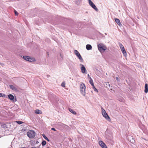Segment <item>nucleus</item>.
Masks as SVG:
<instances>
[{
    "mask_svg": "<svg viewBox=\"0 0 148 148\" xmlns=\"http://www.w3.org/2000/svg\"><path fill=\"white\" fill-rule=\"evenodd\" d=\"M46 144V142L45 141H43L42 143V145L43 146L45 145Z\"/></svg>",
    "mask_w": 148,
    "mask_h": 148,
    "instance_id": "20",
    "label": "nucleus"
},
{
    "mask_svg": "<svg viewBox=\"0 0 148 148\" xmlns=\"http://www.w3.org/2000/svg\"><path fill=\"white\" fill-rule=\"evenodd\" d=\"M89 82L92 86H94V85L93 83V81L91 77H90V80L89 81Z\"/></svg>",
    "mask_w": 148,
    "mask_h": 148,
    "instance_id": "19",
    "label": "nucleus"
},
{
    "mask_svg": "<svg viewBox=\"0 0 148 148\" xmlns=\"http://www.w3.org/2000/svg\"><path fill=\"white\" fill-rule=\"evenodd\" d=\"M127 139L129 141L132 143H133L134 141V138L131 136H129L127 137Z\"/></svg>",
    "mask_w": 148,
    "mask_h": 148,
    "instance_id": "10",
    "label": "nucleus"
},
{
    "mask_svg": "<svg viewBox=\"0 0 148 148\" xmlns=\"http://www.w3.org/2000/svg\"><path fill=\"white\" fill-rule=\"evenodd\" d=\"M116 80L118 81L119 80V79H118V77H116Z\"/></svg>",
    "mask_w": 148,
    "mask_h": 148,
    "instance_id": "30",
    "label": "nucleus"
},
{
    "mask_svg": "<svg viewBox=\"0 0 148 148\" xmlns=\"http://www.w3.org/2000/svg\"><path fill=\"white\" fill-rule=\"evenodd\" d=\"M148 85L147 84H146L145 85V92L147 93L148 92Z\"/></svg>",
    "mask_w": 148,
    "mask_h": 148,
    "instance_id": "17",
    "label": "nucleus"
},
{
    "mask_svg": "<svg viewBox=\"0 0 148 148\" xmlns=\"http://www.w3.org/2000/svg\"><path fill=\"white\" fill-rule=\"evenodd\" d=\"M64 125V126H66V125Z\"/></svg>",
    "mask_w": 148,
    "mask_h": 148,
    "instance_id": "33",
    "label": "nucleus"
},
{
    "mask_svg": "<svg viewBox=\"0 0 148 148\" xmlns=\"http://www.w3.org/2000/svg\"><path fill=\"white\" fill-rule=\"evenodd\" d=\"M16 122L19 124H21L23 123V122L21 121H16Z\"/></svg>",
    "mask_w": 148,
    "mask_h": 148,
    "instance_id": "21",
    "label": "nucleus"
},
{
    "mask_svg": "<svg viewBox=\"0 0 148 148\" xmlns=\"http://www.w3.org/2000/svg\"><path fill=\"white\" fill-rule=\"evenodd\" d=\"M99 145L102 147L105 146L106 145L105 144L103 141L101 140L99 141Z\"/></svg>",
    "mask_w": 148,
    "mask_h": 148,
    "instance_id": "11",
    "label": "nucleus"
},
{
    "mask_svg": "<svg viewBox=\"0 0 148 148\" xmlns=\"http://www.w3.org/2000/svg\"><path fill=\"white\" fill-rule=\"evenodd\" d=\"M14 12L15 13V14L16 16L18 15V12L16 10H14Z\"/></svg>",
    "mask_w": 148,
    "mask_h": 148,
    "instance_id": "25",
    "label": "nucleus"
},
{
    "mask_svg": "<svg viewBox=\"0 0 148 148\" xmlns=\"http://www.w3.org/2000/svg\"><path fill=\"white\" fill-rule=\"evenodd\" d=\"M35 113L38 114H41L42 113L41 111L39 110H36L35 111Z\"/></svg>",
    "mask_w": 148,
    "mask_h": 148,
    "instance_id": "18",
    "label": "nucleus"
},
{
    "mask_svg": "<svg viewBox=\"0 0 148 148\" xmlns=\"http://www.w3.org/2000/svg\"><path fill=\"white\" fill-rule=\"evenodd\" d=\"M8 98L11 100L14 101V97L11 94H10L8 95Z\"/></svg>",
    "mask_w": 148,
    "mask_h": 148,
    "instance_id": "12",
    "label": "nucleus"
},
{
    "mask_svg": "<svg viewBox=\"0 0 148 148\" xmlns=\"http://www.w3.org/2000/svg\"><path fill=\"white\" fill-rule=\"evenodd\" d=\"M74 53H75V54L78 58V59L79 60L80 62H83V59L82 57L79 52L77 50H75L74 51Z\"/></svg>",
    "mask_w": 148,
    "mask_h": 148,
    "instance_id": "6",
    "label": "nucleus"
},
{
    "mask_svg": "<svg viewBox=\"0 0 148 148\" xmlns=\"http://www.w3.org/2000/svg\"><path fill=\"white\" fill-rule=\"evenodd\" d=\"M119 45L123 55L124 56H125L127 55V53L123 45L121 43H119Z\"/></svg>",
    "mask_w": 148,
    "mask_h": 148,
    "instance_id": "9",
    "label": "nucleus"
},
{
    "mask_svg": "<svg viewBox=\"0 0 148 148\" xmlns=\"http://www.w3.org/2000/svg\"><path fill=\"white\" fill-rule=\"evenodd\" d=\"M80 92L84 96H85L86 95L85 89L86 86L84 84L81 83L80 84Z\"/></svg>",
    "mask_w": 148,
    "mask_h": 148,
    "instance_id": "2",
    "label": "nucleus"
},
{
    "mask_svg": "<svg viewBox=\"0 0 148 148\" xmlns=\"http://www.w3.org/2000/svg\"><path fill=\"white\" fill-rule=\"evenodd\" d=\"M5 94H2L1 93H0V97H5Z\"/></svg>",
    "mask_w": 148,
    "mask_h": 148,
    "instance_id": "23",
    "label": "nucleus"
},
{
    "mask_svg": "<svg viewBox=\"0 0 148 148\" xmlns=\"http://www.w3.org/2000/svg\"><path fill=\"white\" fill-rule=\"evenodd\" d=\"M10 87L11 89L15 91L17 90V88L13 85H10Z\"/></svg>",
    "mask_w": 148,
    "mask_h": 148,
    "instance_id": "13",
    "label": "nucleus"
},
{
    "mask_svg": "<svg viewBox=\"0 0 148 148\" xmlns=\"http://www.w3.org/2000/svg\"><path fill=\"white\" fill-rule=\"evenodd\" d=\"M86 48L87 50H89L92 49V47L90 45L88 44L86 45Z\"/></svg>",
    "mask_w": 148,
    "mask_h": 148,
    "instance_id": "14",
    "label": "nucleus"
},
{
    "mask_svg": "<svg viewBox=\"0 0 148 148\" xmlns=\"http://www.w3.org/2000/svg\"><path fill=\"white\" fill-rule=\"evenodd\" d=\"M46 140H47L48 142H49L50 141L48 139V138H46Z\"/></svg>",
    "mask_w": 148,
    "mask_h": 148,
    "instance_id": "29",
    "label": "nucleus"
},
{
    "mask_svg": "<svg viewBox=\"0 0 148 148\" xmlns=\"http://www.w3.org/2000/svg\"><path fill=\"white\" fill-rule=\"evenodd\" d=\"M62 87H64L65 86V84L64 83V82H63L62 83V84H61V85Z\"/></svg>",
    "mask_w": 148,
    "mask_h": 148,
    "instance_id": "26",
    "label": "nucleus"
},
{
    "mask_svg": "<svg viewBox=\"0 0 148 148\" xmlns=\"http://www.w3.org/2000/svg\"><path fill=\"white\" fill-rule=\"evenodd\" d=\"M51 129L52 130H53L54 131H56V130L54 128H53V127L52 128H51Z\"/></svg>",
    "mask_w": 148,
    "mask_h": 148,
    "instance_id": "27",
    "label": "nucleus"
},
{
    "mask_svg": "<svg viewBox=\"0 0 148 148\" xmlns=\"http://www.w3.org/2000/svg\"><path fill=\"white\" fill-rule=\"evenodd\" d=\"M79 66L80 67V69L82 73L83 74H86L87 73V71L84 65L82 64H79Z\"/></svg>",
    "mask_w": 148,
    "mask_h": 148,
    "instance_id": "7",
    "label": "nucleus"
},
{
    "mask_svg": "<svg viewBox=\"0 0 148 148\" xmlns=\"http://www.w3.org/2000/svg\"><path fill=\"white\" fill-rule=\"evenodd\" d=\"M102 148H108L106 145L105 146H104V147H102Z\"/></svg>",
    "mask_w": 148,
    "mask_h": 148,
    "instance_id": "28",
    "label": "nucleus"
},
{
    "mask_svg": "<svg viewBox=\"0 0 148 148\" xmlns=\"http://www.w3.org/2000/svg\"><path fill=\"white\" fill-rule=\"evenodd\" d=\"M49 148V147H48V148Z\"/></svg>",
    "mask_w": 148,
    "mask_h": 148,
    "instance_id": "34",
    "label": "nucleus"
},
{
    "mask_svg": "<svg viewBox=\"0 0 148 148\" xmlns=\"http://www.w3.org/2000/svg\"><path fill=\"white\" fill-rule=\"evenodd\" d=\"M90 5L96 11H98V10L97 7L91 0H88Z\"/></svg>",
    "mask_w": 148,
    "mask_h": 148,
    "instance_id": "8",
    "label": "nucleus"
},
{
    "mask_svg": "<svg viewBox=\"0 0 148 148\" xmlns=\"http://www.w3.org/2000/svg\"><path fill=\"white\" fill-rule=\"evenodd\" d=\"M35 132L32 130H29L27 133V136L31 138H33L35 136Z\"/></svg>",
    "mask_w": 148,
    "mask_h": 148,
    "instance_id": "4",
    "label": "nucleus"
},
{
    "mask_svg": "<svg viewBox=\"0 0 148 148\" xmlns=\"http://www.w3.org/2000/svg\"><path fill=\"white\" fill-rule=\"evenodd\" d=\"M69 111L71 112L73 114H76V113L75 112V111H74L72 109H71V108H69Z\"/></svg>",
    "mask_w": 148,
    "mask_h": 148,
    "instance_id": "16",
    "label": "nucleus"
},
{
    "mask_svg": "<svg viewBox=\"0 0 148 148\" xmlns=\"http://www.w3.org/2000/svg\"><path fill=\"white\" fill-rule=\"evenodd\" d=\"M101 109L102 114L103 116L108 121H110L111 120L110 118L106 113L105 110L103 108H102Z\"/></svg>",
    "mask_w": 148,
    "mask_h": 148,
    "instance_id": "3",
    "label": "nucleus"
},
{
    "mask_svg": "<svg viewBox=\"0 0 148 148\" xmlns=\"http://www.w3.org/2000/svg\"><path fill=\"white\" fill-rule=\"evenodd\" d=\"M92 88H93L95 91L96 92H98V91L95 88L94 86L92 87Z\"/></svg>",
    "mask_w": 148,
    "mask_h": 148,
    "instance_id": "22",
    "label": "nucleus"
},
{
    "mask_svg": "<svg viewBox=\"0 0 148 148\" xmlns=\"http://www.w3.org/2000/svg\"><path fill=\"white\" fill-rule=\"evenodd\" d=\"M23 58L24 60L29 62H33L35 61L34 58L29 56H23Z\"/></svg>",
    "mask_w": 148,
    "mask_h": 148,
    "instance_id": "5",
    "label": "nucleus"
},
{
    "mask_svg": "<svg viewBox=\"0 0 148 148\" xmlns=\"http://www.w3.org/2000/svg\"><path fill=\"white\" fill-rule=\"evenodd\" d=\"M38 143V141H37L36 143Z\"/></svg>",
    "mask_w": 148,
    "mask_h": 148,
    "instance_id": "31",
    "label": "nucleus"
},
{
    "mask_svg": "<svg viewBox=\"0 0 148 148\" xmlns=\"http://www.w3.org/2000/svg\"><path fill=\"white\" fill-rule=\"evenodd\" d=\"M42 136H43V138L46 140V138H47V137L45 136V134H43L42 135Z\"/></svg>",
    "mask_w": 148,
    "mask_h": 148,
    "instance_id": "24",
    "label": "nucleus"
},
{
    "mask_svg": "<svg viewBox=\"0 0 148 148\" xmlns=\"http://www.w3.org/2000/svg\"><path fill=\"white\" fill-rule=\"evenodd\" d=\"M88 77H89V74H88Z\"/></svg>",
    "mask_w": 148,
    "mask_h": 148,
    "instance_id": "32",
    "label": "nucleus"
},
{
    "mask_svg": "<svg viewBox=\"0 0 148 148\" xmlns=\"http://www.w3.org/2000/svg\"><path fill=\"white\" fill-rule=\"evenodd\" d=\"M115 20L116 23L119 25H121V24L120 22V21L119 19L118 18H116L115 19Z\"/></svg>",
    "mask_w": 148,
    "mask_h": 148,
    "instance_id": "15",
    "label": "nucleus"
},
{
    "mask_svg": "<svg viewBox=\"0 0 148 148\" xmlns=\"http://www.w3.org/2000/svg\"><path fill=\"white\" fill-rule=\"evenodd\" d=\"M98 50L101 53H103L106 50V46L102 43H100L97 45Z\"/></svg>",
    "mask_w": 148,
    "mask_h": 148,
    "instance_id": "1",
    "label": "nucleus"
}]
</instances>
